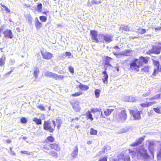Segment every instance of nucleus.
I'll return each instance as SVG.
<instances>
[{"label":"nucleus","instance_id":"nucleus-26","mask_svg":"<svg viewBox=\"0 0 161 161\" xmlns=\"http://www.w3.org/2000/svg\"><path fill=\"white\" fill-rule=\"evenodd\" d=\"M157 146H158V156L161 157V142L158 141Z\"/></svg>","mask_w":161,"mask_h":161},{"label":"nucleus","instance_id":"nucleus-42","mask_svg":"<svg viewBox=\"0 0 161 161\" xmlns=\"http://www.w3.org/2000/svg\"><path fill=\"white\" fill-rule=\"evenodd\" d=\"M37 107L39 108L40 110L42 111H45V108L42 104H40L37 106Z\"/></svg>","mask_w":161,"mask_h":161},{"label":"nucleus","instance_id":"nucleus-34","mask_svg":"<svg viewBox=\"0 0 161 161\" xmlns=\"http://www.w3.org/2000/svg\"><path fill=\"white\" fill-rule=\"evenodd\" d=\"M101 91L99 89H96L95 91V94L97 98H98L99 97Z\"/></svg>","mask_w":161,"mask_h":161},{"label":"nucleus","instance_id":"nucleus-37","mask_svg":"<svg viewBox=\"0 0 161 161\" xmlns=\"http://www.w3.org/2000/svg\"><path fill=\"white\" fill-rule=\"evenodd\" d=\"M138 33L141 34H143L146 31V30L145 29H138Z\"/></svg>","mask_w":161,"mask_h":161},{"label":"nucleus","instance_id":"nucleus-23","mask_svg":"<svg viewBox=\"0 0 161 161\" xmlns=\"http://www.w3.org/2000/svg\"><path fill=\"white\" fill-rule=\"evenodd\" d=\"M119 30L122 32H124L125 31H129L130 29L129 28L126 26L122 25L120 27Z\"/></svg>","mask_w":161,"mask_h":161},{"label":"nucleus","instance_id":"nucleus-30","mask_svg":"<svg viewBox=\"0 0 161 161\" xmlns=\"http://www.w3.org/2000/svg\"><path fill=\"white\" fill-rule=\"evenodd\" d=\"M42 6L41 3H38L37 7V10L39 12H41L42 11Z\"/></svg>","mask_w":161,"mask_h":161},{"label":"nucleus","instance_id":"nucleus-31","mask_svg":"<svg viewBox=\"0 0 161 161\" xmlns=\"http://www.w3.org/2000/svg\"><path fill=\"white\" fill-rule=\"evenodd\" d=\"M5 57L2 56L0 59V66L3 65L5 62Z\"/></svg>","mask_w":161,"mask_h":161},{"label":"nucleus","instance_id":"nucleus-27","mask_svg":"<svg viewBox=\"0 0 161 161\" xmlns=\"http://www.w3.org/2000/svg\"><path fill=\"white\" fill-rule=\"evenodd\" d=\"M36 26L37 29H39L42 27V24L39 22L37 18H36Z\"/></svg>","mask_w":161,"mask_h":161},{"label":"nucleus","instance_id":"nucleus-62","mask_svg":"<svg viewBox=\"0 0 161 161\" xmlns=\"http://www.w3.org/2000/svg\"><path fill=\"white\" fill-rule=\"evenodd\" d=\"M79 119V118L78 117H75V119H72V121H73L74 119L76 120H78Z\"/></svg>","mask_w":161,"mask_h":161},{"label":"nucleus","instance_id":"nucleus-22","mask_svg":"<svg viewBox=\"0 0 161 161\" xmlns=\"http://www.w3.org/2000/svg\"><path fill=\"white\" fill-rule=\"evenodd\" d=\"M155 103V102H147L145 103L142 104L141 105L142 107H146L151 106Z\"/></svg>","mask_w":161,"mask_h":161},{"label":"nucleus","instance_id":"nucleus-43","mask_svg":"<svg viewBox=\"0 0 161 161\" xmlns=\"http://www.w3.org/2000/svg\"><path fill=\"white\" fill-rule=\"evenodd\" d=\"M82 93V92H76L75 93L72 94V96L73 97H77L81 95Z\"/></svg>","mask_w":161,"mask_h":161},{"label":"nucleus","instance_id":"nucleus-46","mask_svg":"<svg viewBox=\"0 0 161 161\" xmlns=\"http://www.w3.org/2000/svg\"><path fill=\"white\" fill-rule=\"evenodd\" d=\"M21 122L23 123H25L27 122V120L25 117H22L21 119Z\"/></svg>","mask_w":161,"mask_h":161},{"label":"nucleus","instance_id":"nucleus-39","mask_svg":"<svg viewBox=\"0 0 161 161\" xmlns=\"http://www.w3.org/2000/svg\"><path fill=\"white\" fill-rule=\"evenodd\" d=\"M97 133V131L93 128H92L90 130V134L92 135H96Z\"/></svg>","mask_w":161,"mask_h":161},{"label":"nucleus","instance_id":"nucleus-55","mask_svg":"<svg viewBox=\"0 0 161 161\" xmlns=\"http://www.w3.org/2000/svg\"><path fill=\"white\" fill-rule=\"evenodd\" d=\"M155 29L156 31H157L158 30H161V27L155 28Z\"/></svg>","mask_w":161,"mask_h":161},{"label":"nucleus","instance_id":"nucleus-49","mask_svg":"<svg viewBox=\"0 0 161 161\" xmlns=\"http://www.w3.org/2000/svg\"><path fill=\"white\" fill-rule=\"evenodd\" d=\"M101 3V1H98L97 0H93L92 2V3L93 4H98L99 3Z\"/></svg>","mask_w":161,"mask_h":161},{"label":"nucleus","instance_id":"nucleus-7","mask_svg":"<svg viewBox=\"0 0 161 161\" xmlns=\"http://www.w3.org/2000/svg\"><path fill=\"white\" fill-rule=\"evenodd\" d=\"M161 51V46L160 45H158L153 47L152 49L149 50L147 52V53L149 54L153 53L156 54H159L160 53Z\"/></svg>","mask_w":161,"mask_h":161},{"label":"nucleus","instance_id":"nucleus-29","mask_svg":"<svg viewBox=\"0 0 161 161\" xmlns=\"http://www.w3.org/2000/svg\"><path fill=\"white\" fill-rule=\"evenodd\" d=\"M33 120L36 123V125H41L42 124V120L40 119L35 118L33 119Z\"/></svg>","mask_w":161,"mask_h":161},{"label":"nucleus","instance_id":"nucleus-24","mask_svg":"<svg viewBox=\"0 0 161 161\" xmlns=\"http://www.w3.org/2000/svg\"><path fill=\"white\" fill-rule=\"evenodd\" d=\"M113 111L114 109H107L104 111V113L106 116H108Z\"/></svg>","mask_w":161,"mask_h":161},{"label":"nucleus","instance_id":"nucleus-4","mask_svg":"<svg viewBox=\"0 0 161 161\" xmlns=\"http://www.w3.org/2000/svg\"><path fill=\"white\" fill-rule=\"evenodd\" d=\"M149 144L148 149L149 151L150 152L151 154L153 156V151H154V147L157 146L158 143V141H148L147 142Z\"/></svg>","mask_w":161,"mask_h":161},{"label":"nucleus","instance_id":"nucleus-59","mask_svg":"<svg viewBox=\"0 0 161 161\" xmlns=\"http://www.w3.org/2000/svg\"><path fill=\"white\" fill-rule=\"evenodd\" d=\"M61 57L63 58H64L66 57V55H65V53H63L61 54Z\"/></svg>","mask_w":161,"mask_h":161},{"label":"nucleus","instance_id":"nucleus-18","mask_svg":"<svg viewBox=\"0 0 161 161\" xmlns=\"http://www.w3.org/2000/svg\"><path fill=\"white\" fill-rule=\"evenodd\" d=\"M49 147L52 149H53L57 151L60 150V148L58 144H50Z\"/></svg>","mask_w":161,"mask_h":161},{"label":"nucleus","instance_id":"nucleus-19","mask_svg":"<svg viewBox=\"0 0 161 161\" xmlns=\"http://www.w3.org/2000/svg\"><path fill=\"white\" fill-rule=\"evenodd\" d=\"M39 72L40 71L38 68L35 67L34 68L33 75L35 78H37L38 77Z\"/></svg>","mask_w":161,"mask_h":161},{"label":"nucleus","instance_id":"nucleus-11","mask_svg":"<svg viewBox=\"0 0 161 161\" xmlns=\"http://www.w3.org/2000/svg\"><path fill=\"white\" fill-rule=\"evenodd\" d=\"M135 60L140 66H141L143 63L146 64L147 62V58L143 57H141L138 59H136Z\"/></svg>","mask_w":161,"mask_h":161},{"label":"nucleus","instance_id":"nucleus-61","mask_svg":"<svg viewBox=\"0 0 161 161\" xmlns=\"http://www.w3.org/2000/svg\"><path fill=\"white\" fill-rule=\"evenodd\" d=\"M110 147L109 146H107V147H106V148H105V150H104V151H105V150H106V151H107V149H110Z\"/></svg>","mask_w":161,"mask_h":161},{"label":"nucleus","instance_id":"nucleus-57","mask_svg":"<svg viewBox=\"0 0 161 161\" xmlns=\"http://www.w3.org/2000/svg\"><path fill=\"white\" fill-rule=\"evenodd\" d=\"M5 9L6 11L7 12H8V13L10 12V10L7 7H6L5 8Z\"/></svg>","mask_w":161,"mask_h":161},{"label":"nucleus","instance_id":"nucleus-2","mask_svg":"<svg viewBox=\"0 0 161 161\" xmlns=\"http://www.w3.org/2000/svg\"><path fill=\"white\" fill-rule=\"evenodd\" d=\"M135 153L136 154V157L138 159L146 160L150 158L147 153V150L142 147L137 149Z\"/></svg>","mask_w":161,"mask_h":161},{"label":"nucleus","instance_id":"nucleus-36","mask_svg":"<svg viewBox=\"0 0 161 161\" xmlns=\"http://www.w3.org/2000/svg\"><path fill=\"white\" fill-rule=\"evenodd\" d=\"M122 159L124 160V161H130V157L128 155L124 156L123 155Z\"/></svg>","mask_w":161,"mask_h":161},{"label":"nucleus","instance_id":"nucleus-12","mask_svg":"<svg viewBox=\"0 0 161 161\" xmlns=\"http://www.w3.org/2000/svg\"><path fill=\"white\" fill-rule=\"evenodd\" d=\"M132 51L131 50H125L123 51L119 52L118 54L122 56H130L132 54Z\"/></svg>","mask_w":161,"mask_h":161},{"label":"nucleus","instance_id":"nucleus-52","mask_svg":"<svg viewBox=\"0 0 161 161\" xmlns=\"http://www.w3.org/2000/svg\"><path fill=\"white\" fill-rule=\"evenodd\" d=\"M151 93L150 92H148L145 93L143 94V96L144 97H147Z\"/></svg>","mask_w":161,"mask_h":161},{"label":"nucleus","instance_id":"nucleus-20","mask_svg":"<svg viewBox=\"0 0 161 161\" xmlns=\"http://www.w3.org/2000/svg\"><path fill=\"white\" fill-rule=\"evenodd\" d=\"M77 86L82 90L86 91L89 88V87L88 86L84 85L80 83V84L78 85Z\"/></svg>","mask_w":161,"mask_h":161},{"label":"nucleus","instance_id":"nucleus-33","mask_svg":"<svg viewBox=\"0 0 161 161\" xmlns=\"http://www.w3.org/2000/svg\"><path fill=\"white\" fill-rule=\"evenodd\" d=\"M130 98V96H124L123 97L122 99L123 101L125 102H129V98Z\"/></svg>","mask_w":161,"mask_h":161},{"label":"nucleus","instance_id":"nucleus-45","mask_svg":"<svg viewBox=\"0 0 161 161\" xmlns=\"http://www.w3.org/2000/svg\"><path fill=\"white\" fill-rule=\"evenodd\" d=\"M68 69L69 70V72L72 74L74 73V69L73 67L71 66L69 67Z\"/></svg>","mask_w":161,"mask_h":161},{"label":"nucleus","instance_id":"nucleus-9","mask_svg":"<svg viewBox=\"0 0 161 161\" xmlns=\"http://www.w3.org/2000/svg\"><path fill=\"white\" fill-rule=\"evenodd\" d=\"M136 61L135 60L134 61L130 64V67L129 68V70L137 72L139 71V68L140 67L138 64H137Z\"/></svg>","mask_w":161,"mask_h":161},{"label":"nucleus","instance_id":"nucleus-64","mask_svg":"<svg viewBox=\"0 0 161 161\" xmlns=\"http://www.w3.org/2000/svg\"><path fill=\"white\" fill-rule=\"evenodd\" d=\"M61 125V124H60V123H59V124H58L57 127L58 129H59L60 128Z\"/></svg>","mask_w":161,"mask_h":161},{"label":"nucleus","instance_id":"nucleus-17","mask_svg":"<svg viewBox=\"0 0 161 161\" xmlns=\"http://www.w3.org/2000/svg\"><path fill=\"white\" fill-rule=\"evenodd\" d=\"M55 75V73L49 71H47L45 72L44 74L45 76L46 77H49L53 79H54Z\"/></svg>","mask_w":161,"mask_h":161},{"label":"nucleus","instance_id":"nucleus-14","mask_svg":"<svg viewBox=\"0 0 161 161\" xmlns=\"http://www.w3.org/2000/svg\"><path fill=\"white\" fill-rule=\"evenodd\" d=\"M3 34L6 37H8L10 39L13 38L12 33L10 30H7L3 32Z\"/></svg>","mask_w":161,"mask_h":161},{"label":"nucleus","instance_id":"nucleus-60","mask_svg":"<svg viewBox=\"0 0 161 161\" xmlns=\"http://www.w3.org/2000/svg\"><path fill=\"white\" fill-rule=\"evenodd\" d=\"M119 53V52L117 53H115V52H113V53L117 57L119 55H119L118 54Z\"/></svg>","mask_w":161,"mask_h":161},{"label":"nucleus","instance_id":"nucleus-21","mask_svg":"<svg viewBox=\"0 0 161 161\" xmlns=\"http://www.w3.org/2000/svg\"><path fill=\"white\" fill-rule=\"evenodd\" d=\"M103 74L104 75L103 78L102 79L104 83H107V80L108 78V75L105 71L103 72Z\"/></svg>","mask_w":161,"mask_h":161},{"label":"nucleus","instance_id":"nucleus-50","mask_svg":"<svg viewBox=\"0 0 161 161\" xmlns=\"http://www.w3.org/2000/svg\"><path fill=\"white\" fill-rule=\"evenodd\" d=\"M142 70L145 72H147L149 71V67L148 66H146L142 69Z\"/></svg>","mask_w":161,"mask_h":161},{"label":"nucleus","instance_id":"nucleus-16","mask_svg":"<svg viewBox=\"0 0 161 161\" xmlns=\"http://www.w3.org/2000/svg\"><path fill=\"white\" fill-rule=\"evenodd\" d=\"M144 140V139L143 137H141L139 139H138L136 142L132 144L131 145V146H136L140 144L143 142Z\"/></svg>","mask_w":161,"mask_h":161},{"label":"nucleus","instance_id":"nucleus-56","mask_svg":"<svg viewBox=\"0 0 161 161\" xmlns=\"http://www.w3.org/2000/svg\"><path fill=\"white\" fill-rule=\"evenodd\" d=\"M6 142L7 143H10L11 142V141L9 139H7L6 140Z\"/></svg>","mask_w":161,"mask_h":161},{"label":"nucleus","instance_id":"nucleus-32","mask_svg":"<svg viewBox=\"0 0 161 161\" xmlns=\"http://www.w3.org/2000/svg\"><path fill=\"white\" fill-rule=\"evenodd\" d=\"M160 98V96L159 94H158L157 95H155V96H154L153 97H150L149 98V100H154V99H158Z\"/></svg>","mask_w":161,"mask_h":161},{"label":"nucleus","instance_id":"nucleus-6","mask_svg":"<svg viewBox=\"0 0 161 161\" xmlns=\"http://www.w3.org/2000/svg\"><path fill=\"white\" fill-rule=\"evenodd\" d=\"M117 120L118 121L124 122L127 118L126 111L125 110H122L118 114Z\"/></svg>","mask_w":161,"mask_h":161},{"label":"nucleus","instance_id":"nucleus-58","mask_svg":"<svg viewBox=\"0 0 161 161\" xmlns=\"http://www.w3.org/2000/svg\"><path fill=\"white\" fill-rule=\"evenodd\" d=\"M9 153L12 155H15V153L14 152V151H10Z\"/></svg>","mask_w":161,"mask_h":161},{"label":"nucleus","instance_id":"nucleus-13","mask_svg":"<svg viewBox=\"0 0 161 161\" xmlns=\"http://www.w3.org/2000/svg\"><path fill=\"white\" fill-rule=\"evenodd\" d=\"M72 106L75 111L79 112L80 111V108L79 106V102L76 101L72 105Z\"/></svg>","mask_w":161,"mask_h":161},{"label":"nucleus","instance_id":"nucleus-47","mask_svg":"<svg viewBox=\"0 0 161 161\" xmlns=\"http://www.w3.org/2000/svg\"><path fill=\"white\" fill-rule=\"evenodd\" d=\"M107 157H104L103 158H100L98 161H107Z\"/></svg>","mask_w":161,"mask_h":161},{"label":"nucleus","instance_id":"nucleus-40","mask_svg":"<svg viewBox=\"0 0 161 161\" xmlns=\"http://www.w3.org/2000/svg\"><path fill=\"white\" fill-rule=\"evenodd\" d=\"M129 102H135L136 100V98L132 96H130V98H129Z\"/></svg>","mask_w":161,"mask_h":161},{"label":"nucleus","instance_id":"nucleus-38","mask_svg":"<svg viewBox=\"0 0 161 161\" xmlns=\"http://www.w3.org/2000/svg\"><path fill=\"white\" fill-rule=\"evenodd\" d=\"M65 55L66 57L67 56L68 58H73V55H72V54L70 52H66Z\"/></svg>","mask_w":161,"mask_h":161},{"label":"nucleus","instance_id":"nucleus-53","mask_svg":"<svg viewBox=\"0 0 161 161\" xmlns=\"http://www.w3.org/2000/svg\"><path fill=\"white\" fill-rule=\"evenodd\" d=\"M44 148L46 150H49V147L47 145H44Z\"/></svg>","mask_w":161,"mask_h":161},{"label":"nucleus","instance_id":"nucleus-63","mask_svg":"<svg viewBox=\"0 0 161 161\" xmlns=\"http://www.w3.org/2000/svg\"><path fill=\"white\" fill-rule=\"evenodd\" d=\"M12 71H11L10 72H8V73L6 74L5 75L6 76V75H9L12 73Z\"/></svg>","mask_w":161,"mask_h":161},{"label":"nucleus","instance_id":"nucleus-25","mask_svg":"<svg viewBox=\"0 0 161 161\" xmlns=\"http://www.w3.org/2000/svg\"><path fill=\"white\" fill-rule=\"evenodd\" d=\"M44 152L48 153V154H49L50 155H52V156H53V157L55 158H57L58 156V154L56 152L54 151H52L50 152H48L47 151L46 152L44 151Z\"/></svg>","mask_w":161,"mask_h":161},{"label":"nucleus","instance_id":"nucleus-51","mask_svg":"<svg viewBox=\"0 0 161 161\" xmlns=\"http://www.w3.org/2000/svg\"><path fill=\"white\" fill-rule=\"evenodd\" d=\"M20 152L22 154H29V155L31 154V153L27 151H21Z\"/></svg>","mask_w":161,"mask_h":161},{"label":"nucleus","instance_id":"nucleus-1","mask_svg":"<svg viewBox=\"0 0 161 161\" xmlns=\"http://www.w3.org/2000/svg\"><path fill=\"white\" fill-rule=\"evenodd\" d=\"M91 37L93 42L97 43L109 42L112 40L113 37L109 35L99 34L97 35V32L94 31H91Z\"/></svg>","mask_w":161,"mask_h":161},{"label":"nucleus","instance_id":"nucleus-44","mask_svg":"<svg viewBox=\"0 0 161 161\" xmlns=\"http://www.w3.org/2000/svg\"><path fill=\"white\" fill-rule=\"evenodd\" d=\"M47 140L50 142H53L54 140V138L52 136H48L47 138Z\"/></svg>","mask_w":161,"mask_h":161},{"label":"nucleus","instance_id":"nucleus-5","mask_svg":"<svg viewBox=\"0 0 161 161\" xmlns=\"http://www.w3.org/2000/svg\"><path fill=\"white\" fill-rule=\"evenodd\" d=\"M53 125L51 126L50 124L47 122L45 121L44 124V129L46 130L49 131L50 132H53L55 126V122L54 121H52Z\"/></svg>","mask_w":161,"mask_h":161},{"label":"nucleus","instance_id":"nucleus-3","mask_svg":"<svg viewBox=\"0 0 161 161\" xmlns=\"http://www.w3.org/2000/svg\"><path fill=\"white\" fill-rule=\"evenodd\" d=\"M153 63L154 65V69L152 75L155 76L158 74L159 72H161V65L159 62L157 60H153Z\"/></svg>","mask_w":161,"mask_h":161},{"label":"nucleus","instance_id":"nucleus-8","mask_svg":"<svg viewBox=\"0 0 161 161\" xmlns=\"http://www.w3.org/2000/svg\"><path fill=\"white\" fill-rule=\"evenodd\" d=\"M129 110L135 119H139L141 118L140 113L137 109H134V110L129 109Z\"/></svg>","mask_w":161,"mask_h":161},{"label":"nucleus","instance_id":"nucleus-15","mask_svg":"<svg viewBox=\"0 0 161 161\" xmlns=\"http://www.w3.org/2000/svg\"><path fill=\"white\" fill-rule=\"evenodd\" d=\"M78 154V149L77 147H76L74 150L73 152L71 154V157L74 159L77 158Z\"/></svg>","mask_w":161,"mask_h":161},{"label":"nucleus","instance_id":"nucleus-10","mask_svg":"<svg viewBox=\"0 0 161 161\" xmlns=\"http://www.w3.org/2000/svg\"><path fill=\"white\" fill-rule=\"evenodd\" d=\"M41 53L43 58L46 59H50L53 57L52 54L48 52L41 51Z\"/></svg>","mask_w":161,"mask_h":161},{"label":"nucleus","instance_id":"nucleus-35","mask_svg":"<svg viewBox=\"0 0 161 161\" xmlns=\"http://www.w3.org/2000/svg\"><path fill=\"white\" fill-rule=\"evenodd\" d=\"M86 114L88 119H90L91 120H93V118L92 117V114H91L90 111H88Z\"/></svg>","mask_w":161,"mask_h":161},{"label":"nucleus","instance_id":"nucleus-41","mask_svg":"<svg viewBox=\"0 0 161 161\" xmlns=\"http://www.w3.org/2000/svg\"><path fill=\"white\" fill-rule=\"evenodd\" d=\"M40 19L42 22H45L47 20V17L46 16H42L40 17Z\"/></svg>","mask_w":161,"mask_h":161},{"label":"nucleus","instance_id":"nucleus-48","mask_svg":"<svg viewBox=\"0 0 161 161\" xmlns=\"http://www.w3.org/2000/svg\"><path fill=\"white\" fill-rule=\"evenodd\" d=\"M154 111L157 113L160 114V110L159 108H153Z\"/></svg>","mask_w":161,"mask_h":161},{"label":"nucleus","instance_id":"nucleus-54","mask_svg":"<svg viewBox=\"0 0 161 161\" xmlns=\"http://www.w3.org/2000/svg\"><path fill=\"white\" fill-rule=\"evenodd\" d=\"M57 122L58 123V124H59L60 123V124H62V122L61 121V120L60 119H57Z\"/></svg>","mask_w":161,"mask_h":161},{"label":"nucleus","instance_id":"nucleus-28","mask_svg":"<svg viewBox=\"0 0 161 161\" xmlns=\"http://www.w3.org/2000/svg\"><path fill=\"white\" fill-rule=\"evenodd\" d=\"M64 78V75H60L55 74L54 79L56 80H62Z\"/></svg>","mask_w":161,"mask_h":161}]
</instances>
